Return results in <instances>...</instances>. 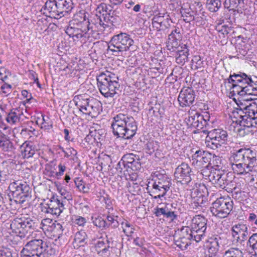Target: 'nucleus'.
I'll use <instances>...</instances> for the list:
<instances>
[{"mask_svg": "<svg viewBox=\"0 0 257 257\" xmlns=\"http://www.w3.org/2000/svg\"><path fill=\"white\" fill-rule=\"evenodd\" d=\"M95 25L94 26L89 27V29H91V32L89 33V35L91 34L93 35L94 34L96 33L97 34L98 32H103L104 31L103 28L100 25V23H98L97 21H96V18L94 17V21Z\"/></svg>", "mask_w": 257, "mask_h": 257, "instance_id": "54", "label": "nucleus"}, {"mask_svg": "<svg viewBox=\"0 0 257 257\" xmlns=\"http://www.w3.org/2000/svg\"><path fill=\"white\" fill-rule=\"evenodd\" d=\"M109 214H108L106 216L107 222V224H109V226L110 225L112 226L113 228H116L118 226V222L116 220L114 219V216L109 214L110 212H108Z\"/></svg>", "mask_w": 257, "mask_h": 257, "instance_id": "58", "label": "nucleus"}, {"mask_svg": "<svg viewBox=\"0 0 257 257\" xmlns=\"http://www.w3.org/2000/svg\"><path fill=\"white\" fill-rule=\"evenodd\" d=\"M212 155L208 152L199 150L192 156V165L197 170L211 166Z\"/></svg>", "mask_w": 257, "mask_h": 257, "instance_id": "14", "label": "nucleus"}, {"mask_svg": "<svg viewBox=\"0 0 257 257\" xmlns=\"http://www.w3.org/2000/svg\"><path fill=\"white\" fill-rule=\"evenodd\" d=\"M224 6L229 11L238 12L243 7L244 2L243 0H225Z\"/></svg>", "mask_w": 257, "mask_h": 257, "instance_id": "29", "label": "nucleus"}, {"mask_svg": "<svg viewBox=\"0 0 257 257\" xmlns=\"http://www.w3.org/2000/svg\"><path fill=\"white\" fill-rule=\"evenodd\" d=\"M233 207V202L229 197H220L212 203L210 208L212 215L219 218H224L229 214Z\"/></svg>", "mask_w": 257, "mask_h": 257, "instance_id": "10", "label": "nucleus"}, {"mask_svg": "<svg viewBox=\"0 0 257 257\" xmlns=\"http://www.w3.org/2000/svg\"><path fill=\"white\" fill-rule=\"evenodd\" d=\"M111 127L114 136L127 140L135 135L138 129L133 117L121 113L113 117Z\"/></svg>", "mask_w": 257, "mask_h": 257, "instance_id": "3", "label": "nucleus"}, {"mask_svg": "<svg viewBox=\"0 0 257 257\" xmlns=\"http://www.w3.org/2000/svg\"><path fill=\"white\" fill-rule=\"evenodd\" d=\"M193 175L192 169L189 165L185 163H182L175 170L174 176L177 182L183 185H188L191 181V176Z\"/></svg>", "mask_w": 257, "mask_h": 257, "instance_id": "13", "label": "nucleus"}, {"mask_svg": "<svg viewBox=\"0 0 257 257\" xmlns=\"http://www.w3.org/2000/svg\"><path fill=\"white\" fill-rule=\"evenodd\" d=\"M76 106L84 114L95 116L100 113L101 102L86 94L75 95L73 99Z\"/></svg>", "mask_w": 257, "mask_h": 257, "instance_id": "5", "label": "nucleus"}, {"mask_svg": "<svg viewBox=\"0 0 257 257\" xmlns=\"http://www.w3.org/2000/svg\"><path fill=\"white\" fill-rule=\"evenodd\" d=\"M172 23L169 15L164 13H159L152 19V25L157 31L165 30L168 29Z\"/></svg>", "mask_w": 257, "mask_h": 257, "instance_id": "19", "label": "nucleus"}, {"mask_svg": "<svg viewBox=\"0 0 257 257\" xmlns=\"http://www.w3.org/2000/svg\"><path fill=\"white\" fill-rule=\"evenodd\" d=\"M204 67V61L199 55L193 56L191 63V68L193 70L203 68Z\"/></svg>", "mask_w": 257, "mask_h": 257, "instance_id": "36", "label": "nucleus"}, {"mask_svg": "<svg viewBox=\"0 0 257 257\" xmlns=\"http://www.w3.org/2000/svg\"><path fill=\"white\" fill-rule=\"evenodd\" d=\"M177 206V204L175 203H165L161 207H157L155 209V214L157 217L163 215L167 219L174 221L178 217Z\"/></svg>", "mask_w": 257, "mask_h": 257, "instance_id": "15", "label": "nucleus"}, {"mask_svg": "<svg viewBox=\"0 0 257 257\" xmlns=\"http://www.w3.org/2000/svg\"><path fill=\"white\" fill-rule=\"evenodd\" d=\"M221 6L220 0H207L206 7L211 12H216Z\"/></svg>", "mask_w": 257, "mask_h": 257, "instance_id": "38", "label": "nucleus"}, {"mask_svg": "<svg viewBox=\"0 0 257 257\" xmlns=\"http://www.w3.org/2000/svg\"><path fill=\"white\" fill-rule=\"evenodd\" d=\"M95 11V15H102V14H105V13H108L107 6L104 3H101L98 5Z\"/></svg>", "mask_w": 257, "mask_h": 257, "instance_id": "55", "label": "nucleus"}, {"mask_svg": "<svg viewBox=\"0 0 257 257\" xmlns=\"http://www.w3.org/2000/svg\"><path fill=\"white\" fill-rule=\"evenodd\" d=\"M23 155L25 158H29L32 157L34 154L35 151L33 146L26 143H24L21 147Z\"/></svg>", "mask_w": 257, "mask_h": 257, "instance_id": "35", "label": "nucleus"}, {"mask_svg": "<svg viewBox=\"0 0 257 257\" xmlns=\"http://www.w3.org/2000/svg\"><path fill=\"white\" fill-rule=\"evenodd\" d=\"M88 18L86 16L84 13H80L75 15L73 19L70 21V25L73 26H76L85 29V27L82 26V25L87 24V21Z\"/></svg>", "mask_w": 257, "mask_h": 257, "instance_id": "31", "label": "nucleus"}, {"mask_svg": "<svg viewBox=\"0 0 257 257\" xmlns=\"http://www.w3.org/2000/svg\"><path fill=\"white\" fill-rule=\"evenodd\" d=\"M88 237L84 230H80L75 233L73 245L74 248H78L83 246L87 242Z\"/></svg>", "mask_w": 257, "mask_h": 257, "instance_id": "28", "label": "nucleus"}, {"mask_svg": "<svg viewBox=\"0 0 257 257\" xmlns=\"http://www.w3.org/2000/svg\"><path fill=\"white\" fill-rule=\"evenodd\" d=\"M64 202L60 198H54L51 200V203L46 204L43 208L42 211L50 213L57 216L60 215L64 209Z\"/></svg>", "mask_w": 257, "mask_h": 257, "instance_id": "22", "label": "nucleus"}, {"mask_svg": "<svg viewBox=\"0 0 257 257\" xmlns=\"http://www.w3.org/2000/svg\"><path fill=\"white\" fill-rule=\"evenodd\" d=\"M107 245V242H105L102 237L99 238L95 246L97 252L100 250L102 248H104Z\"/></svg>", "mask_w": 257, "mask_h": 257, "instance_id": "59", "label": "nucleus"}, {"mask_svg": "<svg viewBox=\"0 0 257 257\" xmlns=\"http://www.w3.org/2000/svg\"><path fill=\"white\" fill-rule=\"evenodd\" d=\"M179 40H176L172 39V40L168 39V43L167 45L168 49L171 50L173 49L172 51H176L178 50V48H180L181 45L178 44V41Z\"/></svg>", "mask_w": 257, "mask_h": 257, "instance_id": "53", "label": "nucleus"}, {"mask_svg": "<svg viewBox=\"0 0 257 257\" xmlns=\"http://www.w3.org/2000/svg\"><path fill=\"white\" fill-rule=\"evenodd\" d=\"M201 132L207 134L205 144L208 148L215 150L226 144L228 135L226 131L222 129H213L210 131L202 130Z\"/></svg>", "mask_w": 257, "mask_h": 257, "instance_id": "9", "label": "nucleus"}, {"mask_svg": "<svg viewBox=\"0 0 257 257\" xmlns=\"http://www.w3.org/2000/svg\"><path fill=\"white\" fill-rule=\"evenodd\" d=\"M22 257H52L49 253L47 242L42 239H33L28 242L21 251Z\"/></svg>", "mask_w": 257, "mask_h": 257, "instance_id": "6", "label": "nucleus"}, {"mask_svg": "<svg viewBox=\"0 0 257 257\" xmlns=\"http://www.w3.org/2000/svg\"><path fill=\"white\" fill-rule=\"evenodd\" d=\"M0 148L4 152H9L14 148L13 144L5 135L0 136Z\"/></svg>", "mask_w": 257, "mask_h": 257, "instance_id": "33", "label": "nucleus"}, {"mask_svg": "<svg viewBox=\"0 0 257 257\" xmlns=\"http://www.w3.org/2000/svg\"><path fill=\"white\" fill-rule=\"evenodd\" d=\"M59 149L64 154L65 157L69 158V159L73 162V163L78 162V153L76 150L71 147L64 149L62 147H60Z\"/></svg>", "mask_w": 257, "mask_h": 257, "instance_id": "30", "label": "nucleus"}, {"mask_svg": "<svg viewBox=\"0 0 257 257\" xmlns=\"http://www.w3.org/2000/svg\"><path fill=\"white\" fill-rule=\"evenodd\" d=\"M174 38L176 40H180L181 38L180 31L177 29H175V30L172 31L171 33L169 35L168 39L172 40V39Z\"/></svg>", "mask_w": 257, "mask_h": 257, "instance_id": "60", "label": "nucleus"}, {"mask_svg": "<svg viewBox=\"0 0 257 257\" xmlns=\"http://www.w3.org/2000/svg\"><path fill=\"white\" fill-rule=\"evenodd\" d=\"M222 244V240L219 236H216L210 239L209 244L208 245L207 251L205 254H217L219 248Z\"/></svg>", "mask_w": 257, "mask_h": 257, "instance_id": "25", "label": "nucleus"}, {"mask_svg": "<svg viewBox=\"0 0 257 257\" xmlns=\"http://www.w3.org/2000/svg\"><path fill=\"white\" fill-rule=\"evenodd\" d=\"M51 222L52 220L49 218L43 219L40 222L38 220L22 216L14 218L12 221L10 227L13 233L23 238L30 235L34 231H38L39 228L44 230L47 223Z\"/></svg>", "mask_w": 257, "mask_h": 257, "instance_id": "2", "label": "nucleus"}, {"mask_svg": "<svg viewBox=\"0 0 257 257\" xmlns=\"http://www.w3.org/2000/svg\"><path fill=\"white\" fill-rule=\"evenodd\" d=\"M228 180L227 179V175L225 173L221 176V177L217 180L214 184L216 187H219L222 189L225 188L228 184Z\"/></svg>", "mask_w": 257, "mask_h": 257, "instance_id": "52", "label": "nucleus"}, {"mask_svg": "<svg viewBox=\"0 0 257 257\" xmlns=\"http://www.w3.org/2000/svg\"><path fill=\"white\" fill-rule=\"evenodd\" d=\"M197 82V81H189V83H188V81H186L187 83V88H191L193 90L198 91L200 90V88L202 87L203 89H205L206 85L204 84L205 81Z\"/></svg>", "mask_w": 257, "mask_h": 257, "instance_id": "46", "label": "nucleus"}, {"mask_svg": "<svg viewBox=\"0 0 257 257\" xmlns=\"http://www.w3.org/2000/svg\"><path fill=\"white\" fill-rule=\"evenodd\" d=\"M94 21V17L93 18H91L90 19H88L87 21V24H86L85 26V34H86L87 32L89 31H91V29H89V27H94L95 25V22H93Z\"/></svg>", "mask_w": 257, "mask_h": 257, "instance_id": "64", "label": "nucleus"}, {"mask_svg": "<svg viewBox=\"0 0 257 257\" xmlns=\"http://www.w3.org/2000/svg\"><path fill=\"white\" fill-rule=\"evenodd\" d=\"M58 10L61 14L60 17H64L70 13L74 8V4L72 0H58Z\"/></svg>", "mask_w": 257, "mask_h": 257, "instance_id": "27", "label": "nucleus"}, {"mask_svg": "<svg viewBox=\"0 0 257 257\" xmlns=\"http://www.w3.org/2000/svg\"><path fill=\"white\" fill-rule=\"evenodd\" d=\"M41 127L44 128L45 130H49L52 127V123L49 121V119L48 117L45 118L43 117V122L41 124Z\"/></svg>", "mask_w": 257, "mask_h": 257, "instance_id": "61", "label": "nucleus"}, {"mask_svg": "<svg viewBox=\"0 0 257 257\" xmlns=\"http://www.w3.org/2000/svg\"><path fill=\"white\" fill-rule=\"evenodd\" d=\"M231 231L232 237L240 243L244 242L250 233L248 226L240 223L233 225Z\"/></svg>", "mask_w": 257, "mask_h": 257, "instance_id": "17", "label": "nucleus"}, {"mask_svg": "<svg viewBox=\"0 0 257 257\" xmlns=\"http://www.w3.org/2000/svg\"><path fill=\"white\" fill-rule=\"evenodd\" d=\"M59 193L61 194L62 198L67 200L72 199V196L70 193L67 191L65 189L62 188H60L59 189Z\"/></svg>", "mask_w": 257, "mask_h": 257, "instance_id": "62", "label": "nucleus"}, {"mask_svg": "<svg viewBox=\"0 0 257 257\" xmlns=\"http://www.w3.org/2000/svg\"><path fill=\"white\" fill-rule=\"evenodd\" d=\"M12 196L15 201L22 204L28 201L31 197L32 189L26 182L17 181L9 186Z\"/></svg>", "mask_w": 257, "mask_h": 257, "instance_id": "8", "label": "nucleus"}, {"mask_svg": "<svg viewBox=\"0 0 257 257\" xmlns=\"http://www.w3.org/2000/svg\"><path fill=\"white\" fill-rule=\"evenodd\" d=\"M207 219L201 216L196 215L192 220L191 227L193 233L195 234V241L199 242L205 236L207 228Z\"/></svg>", "mask_w": 257, "mask_h": 257, "instance_id": "12", "label": "nucleus"}, {"mask_svg": "<svg viewBox=\"0 0 257 257\" xmlns=\"http://www.w3.org/2000/svg\"><path fill=\"white\" fill-rule=\"evenodd\" d=\"M121 224L122 225L123 232L126 236H128L131 235L134 232V227L127 220L122 222Z\"/></svg>", "mask_w": 257, "mask_h": 257, "instance_id": "45", "label": "nucleus"}, {"mask_svg": "<svg viewBox=\"0 0 257 257\" xmlns=\"http://www.w3.org/2000/svg\"><path fill=\"white\" fill-rule=\"evenodd\" d=\"M213 166L203 167L198 170V172H200L202 177L205 179L209 180V178L211 176L212 173V169H213Z\"/></svg>", "mask_w": 257, "mask_h": 257, "instance_id": "48", "label": "nucleus"}, {"mask_svg": "<svg viewBox=\"0 0 257 257\" xmlns=\"http://www.w3.org/2000/svg\"><path fill=\"white\" fill-rule=\"evenodd\" d=\"M216 30L222 35L223 38L225 37L227 38L231 37V38H233L234 37L233 34L235 33L233 27L226 25L222 26L219 25L216 26Z\"/></svg>", "mask_w": 257, "mask_h": 257, "instance_id": "32", "label": "nucleus"}, {"mask_svg": "<svg viewBox=\"0 0 257 257\" xmlns=\"http://www.w3.org/2000/svg\"><path fill=\"white\" fill-rule=\"evenodd\" d=\"M232 197L234 199L239 200L241 198L242 192L238 188L236 187V186H235L232 189Z\"/></svg>", "mask_w": 257, "mask_h": 257, "instance_id": "63", "label": "nucleus"}, {"mask_svg": "<svg viewBox=\"0 0 257 257\" xmlns=\"http://www.w3.org/2000/svg\"><path fill=\"white\" fill-rule=\"evenodd\" d=\"M202 117H199V114L198 113H195L194 115L189 116L188 119V124L191 126L193 127L196 121H201Z\"/></svg>", "mask_w": 257, "mask_h": 257, "instance_id": "56", "label": "nucleus"}, {"mask_svg": "<svg viewBox=\"0 0 257 257\" xmlns=\"http://www.w3.org/2000/svg\"><path fill=\"white\" fill-rule=\"evenodd\" d=\"M99 159L101 168L110 166V164L111 163V159L109 155L105 154H102L101 156L99 157Z\"/></svg>", "mask_w": 257, "mask_h": 257, "instance_id": "51", "label": "nucleus"}, {"mask_svg": "<svg viewBox=\"0 0 257 257\" xmlns=\"http://www.w3.org/2000/svg\"><path fill=\"white\" fill-rule=\"evenodd\" d=\"M24 109L20 107L14 108L7 112L6 120L11 125L15 124L20 122L22 116L24 115Z\"/></svg>", "mask_w": 257, "mask_h": 257, "instance_id": "23", "label": "nucleus"}, {"mask_svg": "<svg viewBox=\"0 0 257 257\" xmlns=\"http://www.w3.org/2000/svg\"><path fill=\"white\" fill-rule=\"evenodd\" d=\"M137 156L132 153L125 154L122 157L121 161L118 163V165H120L122 163L124 167L128 168L130 164L134 161V159Z\"/></svg>", "mask_w": 257, "mask_h": 257, "instance_id": "41", "label": "nucleus"}, {"mask_svg": "<svg viewBox=\"0 0 257 257\" xmlns=\"http://www.w3.org/2000/svg\"><path fill=\"white\" fill-rule=\"evenodd\" d=\"M93 224L101 228L102 229H106L109 227V224H107L106 221L102 217L98 216L97 217L94 218L92 217Z\"/></svg>", "mask_w": 257, "mask_h": 257, "instance_id": "44", "label": "nucleus"}, {"mask_svg": "<svg viewBox=\"0 0 257 257\" xmlns=\"http://www.w3.org/2000/svg\"><path fill=\"white\" fill-rule=\"evenodd\" d=\"M180 13L182 17H186L189 19L186 18L185 21H191L195 20L194 16V12L191 9L190 7L185 8V6H182L180 10Z\"/></svg>", "mask_w": 257, "mask_h": 257, "instance_id": "37", "label": "nucleus"}, {"mask_svg": "<svg viewBox=\"0 0 257 257\" xmlns=\"http://www.w3.org/2000/svg\"><path fill=\"white\" fill-rule=\"evenodd\" d=\"M66 34L70 37H72L74 41L78 40L79 39L82 38L84 36V34H85V30L83 28L77 27L70 25L68 26L66 30Z\"/></svg>", "mask_w": 257, "mask_h": 257, "instance_id": "26", "label": "nucleus"}, {"mask_svg": "<svg viewBox=\"0 0 257 257\" xmlns=\"http://www.w3.org/2000/svg\"><path fill=\"white\" fill-rule=\"evenodd\" d=\"M134 43V40L129 35L125 33H120L112 37L108 48L112 52L126 51L133 46Z\"/></svg>", "mask_w": 257, "mask_h": 257, "instance_id": "11", "label": "nucleus"}, {"mask_svg": "<svg viewBox=\"0 0 257 257\" xmlns=\"http://www.w3.org/2000/svg\"><path fill=\"white\" fill-rule=\"evenodd\" d=\"M111 79H118V77L114 73L108 71L101 72L96 77V80H111Z\"/></svg>", "mask_w": 257, "mask_h": 257, "instance_id": "42", "label": "nucleus"}, {"mask_svg": "<svg viewBox=\"0 0 257 257\" xmlns=\"http://www.w3.org/2000/svg\"><path fill=\"white\" fill-rule=\"evenodd\" d=\"M117 81H97L101 93L106 97H113L119 84Z\"/></svg>", "mask_w": 257, "mask_h": 257, "instance_id": "20", "label": "nucleus"}, {"mask_svg": "<svg viewBox=\"0 0 257 257\" xmlns=\"http://www.w3.org/2000/svg\"><path fill=\"white\" fill-rule=\"evenodd\" d=\"M224 174L223 171L220 170L219 167L218 168H213L209 181L214 184Z\"/></svg>", "mask_w": 257, "mask_h": 257, "instance_id": "43", "label": "nucleus"}, {"mask_svg": "<svg viewBox=\"0 0 257 257\" xmlns=\"http://www.w3.org/2000/svg\"><path fill=\"white\" fill-rule=\"evenodd\" d=\"M74 182L79 191H82L84 193L88 192L89 187L85 186V183L82 179H80L79 178H76L75 179Z\"/></svg>", "mask_w": 257, "mask_h": 257, "instance_id": "47", "label": "nucleus"}, {"mask_svg": "<svg viewBox=\"0 0 257 257\" xmlns=\"http://www.w3.org/2000/svg\"><path fill=\"white\" fill-rule=\"evenodd\" d=\"M257 152L251 149H240L234 153L231 158L233 170L239 175H245L251 172L257 165Z\"/></svg>", "mask_w": 257, "mask_h": 257, "instance_id": "1", "label": "nucleus"}, {"mask_svg": "<svg viewBox=\"0 0 257 257\" xmlns=\"http://www.w3.org/2000/svg\"><path fill=\"white\" fill-rule=\"evenodd\" d=\"M208 204V198L199 189H194L191 193V206L193 209L201 210Z\"/></svg>", "mask_w": 257, "mask_h": 257, "instance_id": "16", "label": "nucleus"}, {"mask_svg": "<svg viewBox=\"0 0 257 257\" xmlns=\"http://www.w3.org/2000/svg\"><path fill=\"white\" fill-rule=\"evenodd\" d=\"M236 79V80H252L251 76H248L245 73L239 72L238 73H233V74H230L228 78L226 79H223L224 80H234L232 78Z\"/></svg>", "mask_w": 257, "mask_h": 257, "instance_id": "40", "label": "nucleus"}, {"mask_svg": "<svg viewBox=\"0 0 257 257\" xmlns=\"http://www.w3.org/2000/svg\"><path fill=\"white\" fill-rule=\"evenodd\" d=\"M195 94L194 90L191 88L184 86L178 97L179 104L182 107L190 106L195 100Z\"/></svg>", "mask_w": 257, "mask_h": 257, "instance_id": "18", "label": "nucleus"}, {"mask_svg": "<svg viewBox=\"0 0 257 257\" xmlns=\"http://www.w3.org/2000/svg\"><path fill=\"white\" fill-rule=\"evenodd\" d=\"M191 244V241L179 237L178 239L175 240V244L179 247L181 250H185Z\"/></svg>", "mask_w": 257, "mask_h": 257, "instance_id": "49", "label": "nucleus"}, {"mask_svg": "<svg viewBox=\"0 0 257 257\" xmlns=\"http://www.w3.org/2000/svg\"><path fill=\"white\" fill-rule=\"evenodd\" d=\"M128 168H131L134 171H137L141 169V163L138 156H137V157L134 159V161L130 164Z\"/></svg>", "mask_w": 257, "mask_h": 257, "instance_id": "57", "label": "nucleus"}, {"mask_svg": "<svg viewBox=\"0 0 257 257\" xmlns=\"http://www.w3.org/2000/svg\"><path fill=\"white\" fill-rule=\"evenodd\" d=\"M189 50L186 44H182L180 48H178L175 52L176 62L178 64L183 65L188 60Z\"/></svg>", "mask_w": 257, "mask_h": 257, "instance_id": "24", "label": "nucleus"}, {"mask_svg": "<svg viewBox=\"0 0 257 257\" xmlns=\"http://www.w3.org/2000/svg\"><path fill=\"white\" fill-rule=\"evenodd\" d=\"M180 237L184 240L187 239L188 240H194L195 235L193 233V231L189 226H183L180 231Z\"/></svg>", "mask_w": 257, "mask_h": 257, "instance_id": "34", "label": "nucleus"}, {"mask_svg": "<svg viewBox=\"0 0 257 257\" xmlns=\"http://www.w3.org/2000/svg\"><path fill=\"white\" fill-rule=\"evenodd\" d=\"M107 238V235H106ZM106 242H107V245H106L104 248H102L100 250L97 252V254L103 257H108L110 255V246L109 243L110 240L108 238L106 239Z\"/></svg>", "mask_w": 257, "mask_h": 257, "instance_id": "50", "label": "nucleus"}, {"mask_svg": "<svg viewBox=\"0 0 257 257\" xmlns=\"http://www.w3.org/2000/svg\"><path fill=\"white\" fill-rule=\"evenodd\" d=\"M58 5V0L48 1L42 9L41 12L47 17L56 19H60L62 17H60L61 15L59 13Z\"/></svg>", "mask_w": 257, "mask_h": 257, "instance_id": "21", "label": "nucleus"}, {"mask_svg": "<svg viewBox=\"0 0 257 257\" xmlns=\"http://www.w3.org/2000/svg\"><path fill=\"white\" fill-rule=\"evenodd\" d=\"M171 178L165 174L157 173L153 177L150 195L155 199L164 197L170 189Z\"/></svg>", "mask_w": 257, "mask_h": 257, "instance_id": "7", "label": "nucleus"}, {"mask_svg": "<svg viewBox=\"0 0 257 257\" xmlns=\"http://www.w3.org/2000/svg\"><path fill=\"white\" fill-rule=\"evenodd\" d=\"M232 81H228L231 85L229 96L236 101H249L256 99L257 84L254 81H246L244 86L231 83Z\"/></svg>", "mask_w": 257, "mask_h": 257, "instance_id": "4", "label": "nucleus"}, {"mask_svg": "<svg viewBox=\"0 0 257 257\" xmlns=\"http://www.w3.org/2000/svg\"><path fill=\"white\" fill-rule=\"evenodd\" d=\"M223 257H243V254L239 248L232 247L224 252Z\"/></svg>", "mask_w": 257, "mask_h": 257, "instance_id": "39", "label": "nucleus"}]
</instances>
